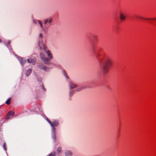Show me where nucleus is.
Here are the masks:
<instances>
[{
  "mask_svg": "<svg viewBox=\"0 0 156 156\" xmlns=\"http://www.w3.org/2000/svg\"><path fill=\"white\" fill-rule=\"evenodd\" d=\"M47 120L48 122L51 125V121L48 119H47Z\"/></svg>",
  "mask_w": 156,
  "mask_h": 156,
  "instance_id": "4be33fe9",
  "label": "nucleus"
},
{
  "mask_svg": "<svg viewBox=\"0 0 156 156\" xmlns=\"http://www.w3.org/2000/svg\"><path fill=\"white\" fill-rule=\"evenodd\" d=\"M31 72V69H29L26 72V74L27 76H29Z\"/></svg>",
  "mask_w": 156,
  "mask_h": 156,
  "instance_id": "4468645a",
  "label": "nucleus"
},
{
  "mask_svg": "<svg viewBox=\"0 0 156 156\" xmlns=\"http://www.w3.org/2000/svg\"><path fill=\"white\" fill-rule=\"evenodd\" d=\"M10 42H11V41H8L7 43H8V44H10Z\"/></svg>",
  "mask_w": 156,
  "mask_h": 156,
  "instance_id": "393cba45",
  "label": "nucleus"
},
{
  "mask_svg": "<svg viewBox=\"0 0 156 156\" xmlns=\"http://www.w3.org/2000/svg\"><path fill=\"white\" fill-rule=\"evenodd\" d=\"M51 131L52 132V138L55 141L56 140V136H55V128H53V129H52Z\"/></svg>",
  "mask_w": 156,
  "mask_h": 156,
  "instance_id": "9d476101",
  "label": "nucleus"
},
{
  "mask_svg": "<svg viewBox=\"0 0 156 156\" xmlns=\"http://www.w3.org/2000/svg\"><path fill=\"white\" fill-rule=\"evenodd\" d=\"M43 37L42 34H39V38H40L38 42V44L39 47L40 49H42L41 46H42V44H43L42 41L41 40V38Z\"/></svg>",
  "mask_w": 156,
  "mask_h": 156,
  "instance_id": "7ed1b4c3",
  "label": "nucleus"
},
{
  "mask_svg": "<svg viewBox=\"0 0 156 156\" xmlns=\"http://www.w3.org/2000/svg\"><path fill=\"white\" fill-rule=\"evenodd\" d=\"M135 16L136 17H137V18H140V19H147H147H152V20H155V19H156V18H149V19H148V18H144L143 17L139 16H138V15H135Z\"/></svg>",
  "mask_w": 156,
  "mask_h": 156,
  "instance_id": "2eb2a0df",
  "label": "nucleus"
},
{
  "mask_svg": "<svg viewBox=\"0 0 156 156\" xmlns=\"http://www.w3.org/2000/svg\"><path fill=\"white\" fill-rule=\"evenodd\" d=\"M58 122L57 120H55L51 122V126L52 127V129H53V128H54V126H57L58 125Z\"/></svg>",
  "mask_w": 156,
  "mask_h": 156,
  "instance_id": "0eeeda50",
  "label": "nucleus"
},
{
  "mask_svg": "<svg viewBox=\"0 0 156 156\" xmlns=\"http://www.w3.org/2000/svg\"><path fill=\"white\" fill-rule=\"evenodd\" d=\"M3 148L5 151L6 150V147L5 146V143H4L3 144Z\"/></svg>",
  "mask_w": 156,
  "mask_h": 156,
  "instance_id": "412c9836",
  "label": "nucleus"
},
{
  "mask_svg": "<svg viewBox=\"0 0 156 156\" xmlns=\"http://www.w3.org/2000/svg\"><path fill=\"white\" fill-rule=\"evenodd\" d=\"M27 60L28 63H31L33 65H34L35 64L36 61L35 58H28Z\"/></svg>",
  "mask_w": 156,
  "mask_h": 156,
  "instance_id": "423d86ee",
  "label": "nucleus"
},
{
  "mask_svg": "<svg viewBox=\"0 0 156 156\" xmlns=\"http://www.w3.org/2000/svg\"><path fill=\"white\" fill-rule=\"evenodd\" d=\"M66 78H68V76H66Z\"/></svg>",
  "mask_w": 156,
  "mask_h": 156,
  "instance_id": "c756f323",
  "label": "nucleus"
},
{
  "mask_svg": "<svg viewBox=\"0 0 156 156\" xmlns=\"http://www.w3.org/2000/svg\"><path fill=\"white\" fill-rule=\"evenodd\" d=\"M98 56H99V55L98 54H97H97L96 55V56L97 57H98Z\"/></svg>",
  "mask_w": 156,
  "mask_h": 156,
  "instance_id": "bb28decb",
  "label": "nucleus"
},
{
  "mask_svg": "<svg viewBox=\"0 0 156 156\" xmlns=\"http://www.w3.org/2000/svg\"><path fill=\"white\" fill-rule=\"evenodd\" d=\"M56 152L58 154H61L62 152V148L61 147H59L57 148Z\"/></svg>",
  "mask_w": 156,
  "mask_h": 156,
  "instance_id": "ddd939ff",
  "label": "nucleus"
},
{
  "mask_svg": "<svg viewBox=\"0 0 156 156\" xmlns=\"http://www.w3.org/2000/svg\"><path fill=\"white\" fill-rule=\"evenodd\" d=\"M2 42V41L1 39H0V43H1Z\"/></svg>",
  "mask_w": 156,
  "mask_h": 156,
  "instance_id": "cd10ccee",
  "label": "nucleus"
},
{
  "mask_svg": "<svg viewBox=\"0 0 156 156\" xmlns=\"http://www.w3.org/2000/svg\"><path fill=\"white\" fill-rule=\"evenodd\" d=\"M15 115V113L13 111H9L7 115L6 119L8 120L10 119V116H13Z\"/></svg>",
  "mask_w": 156,
  "mask_h": 156,
  "instance_id": "39448f33",
  "label": "nucleus"
},
{
  "mask_svg": "<svg viewBox=\"0 0 156 156\" xmlns=\"http://www.w3.org/2000/svg\"><path fill=\"white\" fill-rule=\"evenodd\" d=\"M49 156H56L55 152H52L49 154Z\"/></svg>",
  "mask_w": 156,
  "mask_h": 156,
  "instance_id": "a211bd4d",
  "label": "nucleus"
},
{
  "mask_svg": "<svg viewBox=\"0 0 156 156\" xmlns=\"http://www.w3.org/2000/svg\"><path fill=\"white\" fill-rule=\"evenodd\" d=\"M48 19V22L49 23H50L52 20V19L51 18H49Z\"/></svg>",
  "mask_w": 156,
  "mask_h": 156,
  "instance_id": "aec40b11",
  "label": "nucleus"
},
{
  "mask_svg": "<svg viewBox=\"0 0 156 156\" xmlns=\"http://www.w3.org/2000/svg\"><path fill=\"white\" fill-rule=\"evenodd\" d=\"M101 59L99 60V66L102 74H106L109 68L112 66V60L109 58L106 59L104 62H101Z\"/></svg>",
  "mask_w": 156,
  "mask_h": 156,
  "instance_id": "f257e3e1",
  "label": "nucleus"
},
{
  "mask_svg": "<svg viewBox=\"0 0 156 156\" xmlns=\"http://www.w3.org/2000/svg\"><path fill=\"white\" fill-rule=\"evenodd\" d=\"M72 153L71 151H66L65 153V156H71L72 155Z\"/></svg>",
  "mask_w": 156,
  "mask_h": 156,
  "instance_id": "f8f14e48",
  "label": "nucleus"
},
{
  "mask_svg": "<svg viewBox=\"0 0 156 156\" xmlns=\"http://www.w3.org/2000/svg\"><path fill=\"white\" fill-rule=\"evenodd\" d=\"M119 17L120 20L122 21H123L126 19V16L125 15L122 13H120Z\"/></svg>",
  "mask_w": 156,
  "mask_h": 156,
  "instance_id": "1a4fd4ad",
  "label": "nucleus"
},
{
  "mask_svg": "<svg viewBox=\"0 0 156 156\" xmlns=\"http://www.w3.org/2000/svg\"><path fill=\"white\" fill-rule=\"evenodd\" d=\"M48 19H46L44 21V24L45 25L48 22Z\"/></svg>",
  "mask_w": 156,
  "mask_h": 156,
  "instance_id": "6ab92c4d",
  "label": "nucleus"
},
{
  "mask_svg": "<svg viewBox=\"0 0 156 156\" xmlns=\"http://www.w3.org/2000/svg\"><path fill=\"white\" fill-rule=\"evenodd\" d=\"M37 20H33V23L34 24H36V23H37L36 21H37Z\"/></svg>",
  "mask_w": 156,
  "mask_h": 156,
  "instance_id": "5701e85b",
  "label": "nucleus"
},
{
  "mask_svg": "<svg viewBox=\"0 0 156 156\" xmlns=\"http://www.w3.org/2000/svg\"><path fill=\"white\" fill-rule=\"evenodd\" d=\"M69 85L71 89H73L77 87V85L72 82H69Z\"/></svg>",
  "mask_w": 156,
  "mask_h": 156,
  "instance_id": "6e6552de",
  "label": "nucleus"
},
{
  "mask_svg": "<svg viewBox=\"0 0 156 156\" xmlns=\"http://www.w3.org/2000/svg\"><path fill=\"white\" fill-rule=\"evenodd\" d=\"M106 88L108 89H110V88H109V86H106Z\"/></svg>",
  "mask_w": 156,
  "mask_h": 156,
  "instance_id": "a878e982",
  "label": "nucleus"
},
{
  "mask_svg": "<svg viewBox=\"0 0 156 156\" xmlns=\"http://www.w3.org/2000/svg\"><path fill=\"white\" fill-rule=\"evenodd\" d=\"M38 66L41 69L44 70L45 71H47L48 68L46 67L42 63H39L38 65Z\"/></svg>",
  "mask_w": 156,
  "mask_h": 156,
  "instance_id": "20e7f679",
  "label": "nucleus"
},
{
  "mask_svg": "<svg viewBox=\"0 0 156 156\" xmlns=\"http://www.w3.org/2000/svg\"><path fill=\"white\" fill-rule=\"evenodd\" d=\"M37 21L38 22L39 24L41 29H43V28L42 27V25L41 21L40 20H37Z\"/></svg>",
  "mask_w": 156,
  "mask_h": 156,
  "instance_id": "f3484780",
  "label": "nucleus"
},
{
  "mask_svg": "<svg viewBox=\"0 0 156 156\" xmlns=\"http://www.w3.org/2000/svg\"><path fill=\"white\" fill-rule=\"evenodd\" d=\"M5 103L8 105H9L10 104V98H8L5 102Z\"/></svg>",
  "mask_w": 156,
  "mask_h": 156,
  "instance_id": "dca6fc26",
  "label": "nucleus"
},
{
  "mask_svg": "<svg viewBox=\"0 0 156 156\" xmlns=\"http://www.w3.org/2000/svg\"><path fill=\"white\" fill-rule=\"evenodd\" d=\"M71 93V92H70V93H69V96H70Z\"/></svg>",
  "mask_w": 156,
  "mask_h": 156,
  "instance_id": "c85d7f7f",
  "label": "nucleus"
},
{
  "mask_svg": "<svg viewBox=\"0 0 156 156\" xmlns=\"http://www.w3.org/2000/svg\"><path fill=\"white\" fill-rule=\"evenodd\" d=\"M42 89L44 90L45 91H46V89L45 88H44V86H43V85H42Z\"/></svg>",
  "mask_w": 156,
  "mask_h": 156,
  "instance_id": "b1692460",
  "label": "nucleus"
},
{
  "mask_svg": "<svg viewBox=\"0 0 156 156\" xmlns=\"http://www.w3.org/2000/svg\"><path fill=\"white\" fill-rule=\"evenodd\" d=\"M86 88V87L84 86H81L76 89L75 90L77 92L79 91L85 89Z\"/></svg>",
  "mask_w": 156,
  "mask_h": 156,
  "instance_id": "9b49d317",
  "label": "nucleus"
},
{
  "mask_svg": "<svg viewBox=\"0 0 156 156\" xmlns=\"http://www.w3.org/2000/svg\"><path fill=\"white\" fill-rule=\"evenodd\" d=\"M42 46L43 50L47 55L48 57H46L44 53H40V58L45 64L49 65L51 63L49 60L53 58L52 54L50 50L47 49V47L44 44H42Z\"/></svg>",
  "mask_w": 156,
  "mask_h": 156,
  "instance_id": "f03ea898",
  "label": "nucleus"
}]
</instances>
